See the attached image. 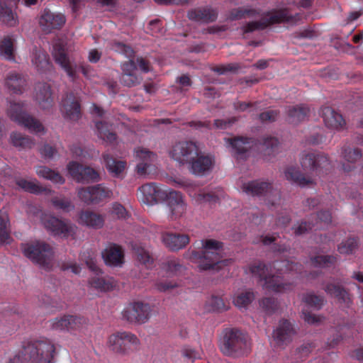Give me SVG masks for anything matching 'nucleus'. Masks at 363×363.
Instances as JSON below:
<instances>
[{
  "mask_svg": "<svg viewBox=\"0 0 363 363\" xmlns=\"http://www.w3.org/2000/svg\"><path fill=\"white\" fill-rule=\"evenodd\" d=\"M209 305L213 311H227L228 307L224 300L218 296H213L209 300Z\"/></svg>",
  "mask_w": 363,
  "mask_h": 363,
  "instance_id": "13d9d810",
  "label": "nucleus"
},
{
  "mask_svg": "<svg viewBox=\"0 0 363 363\" xmlns=\"http://www.w3.org/2000/svg\"><path fill=\"white\" fill-rule=\"evenodd\" d=\"M65 23L66 16L63 13L52 12L48 9L43 10L38 21L41 30L46 34L60 30Z\"/></svg>",
  "mask_w": 363,
  "mask_h": 363,
  "instance_id": "dca6fc26",
  "label": "nucleus"
},
{
  "mask_svg": "<svg viewBox=\"0 0 363 363\" xmlns=\"http://www.w3.org/2000/svg\"><path fill=\"white\" fill-rule=\"evenodd\" d=\"M152 308L149 303L137 301L128 305L122 312L123 318L130 323H145L150 318Z\"/></svg>",
  "mask_w": 363,
  "mask_h": 363,
  "instance_id": "ddd939ff",
  "label": "nucleus"
},
{
  "mask_svg": "<svg viewBox=\"0 0 363 363\" xmlns=\"http://www.w3.org/2000/svg\"><path fill=\"white\" fill-rule=\"evenodd\" d=\"M8 115L12 121L23 125L30 132L38 133L44 131L43 124L25 111L23 104L11 102Z\"/></svg>",
  "mask_w": 363,
  "mask_h": 363,
  "instance_id": "9d476101",
  "label": "nucleus"
},
{
  "mask_svg": "<svg viewBox=\"0 0 363 363\" xmlns=\"http://www.w3.org/2000/svg\"><path fill=\"white\" fill-rule=\"evenodd\" d=\"M90 285L102 291H107L113 289V283L103 277H94L89 281Z\"/></svg>",
  "mask_w": 363,
  "mask_h": 363,
  "instance_id": "09e8293b",
  "label": "nucleus"
},
{
  "mask_svg": "<svg viewBox=\"0 0 363 363\" xmlns=\"http://www.w3.org/2000/svg\"><path fill=\"white\" fill-rule=\"evenodd\" d=\"M6 85L13 93L21 94L26 86V79L21 74L13 72L8 75Z\"/></svg>",
  "mask_w": 363,
  "mask_h": 363,
  "instance_id": "f704fd0d",
  "label": "nucleus"
},
{
  "mask_svg": "<svg viewBox=\"0 0 363 363\" xmlns=\"http://www.w3.org/2000/svg\"><path fill=\"white\" fill-rule=\"evenodd\" d=\"M310 113L309 107L306 104L289 106L287 108V120L290 123L297 124L304 121Z\"/></svg>",
  "mask_w": 363,
  "mask_h": 363,
  "instance_id": "72a5a7b5",
  "label": "nucleus"
},
{
  "mask_svg": "<svg viewBox=\"0 0 363 363\" xmlns=\"http://www.w3.org/2000/svg\"><path fill=\"white\" fill-rule=\"evenodd\" d=\"M16 184L18 185V187L29 193L37 194L43 192H45V194L51 193L50 189L39 186L38 184L33 182L28 181L25 179H16Z\"/></svg>",
  "mask_w": 363,
  "mask_h": 363,
  "instance_id": "37998d69",
  "label": "nucleus"
},
{
  "mask_svg": "<svg viewBox=\"0 0 363 363\" xmlns=\"http://www.w3.org/2000/svg\"><path fill=\"white\" fill-rule=\"evenodd\" d=\"M300 162L303 169L320 177L327 174L332 167L328 155L320 152L303 153Z\"/></svg>",
  "mask_w": 363,
  "mask_h": 363,
  "instance_id": "1a4fd4ad",
  "label": "nucleus"
},
{
  "mask_svg": "<svg viewBox=\"0 0 363 363\" xmlns=\"http://www.w3.org/2000/svg\"><path fill=\"white\" fill-rule=\"evenodd\" d=\"M201 251L188 250L184 256L191 262L198 263L201 270H218L230 263V259H222L220 255L223 244L216 240L202 241Z\"/></svg>",
  "mask_w": 363,
  "mask_h": 363,
  "instance_id": "7ed1b4c3",
  "label": "nucleus"
},
{
  "mask_svg": "<svg viewBox=\"0 0 363 363\" xmlns=\"http://www.w3.org/2000/svg\"><path fill=\"white\" fill-rule=\"evenodd\" d=\"M341 155L344 161L347 164H342V168L345 172H350L355 168V164L359 162L362 157V150L358 147H343Z\"/></svg>",
  "mask_w": 363,
  "mask_h": 363,
  "instance_id": "bb28decb",
  "label": "nucleus"
},
{
  "mask_svg": "<svg viewBox=\"0 0 363 363\" xmlns=\"http://www.w3.org/2000/svg\"><path fill=\"white\" fill-rule=\"evenodd\" d=\"M336 261L337 257L334 255H318L311 257V262L315 267H328L334 264Z\"/></svg>",
  "mask_w": 363,
  "mask_h": 363,
  "instance_id": "49530a36",
  "label": "nucleus"
},
{
  "mask_svg": "<svg viewBox=\"0 0 363 363\" xmlns=\"http://www.w3.org/2000/svg\"><path fill=\"white\" fill-rule=\"evenodd\" d=\"M111 48L116 52L123 54L127 57L131 56L133 53L132 48L123 43L115 41L112 43Z\"/></svg>",
  "mask_w": 363,
  "mask_h": 363,
  "instance_id": "680f3d73",
  "label": "nucleus"
},
{
  "mask_svg": "<svg viewBox=\"0 0 363 363\" xmlns=\"http://www.w3.org/2000/svg\"><path fill=\"white\" fill-rule=\"evenodd\" d=\"M20 0H0V21L8 26L17 24V17L13 13L11 6L17 5Z\"/></svg>",
  "mask_w": 363,
  "mask_h": 363,
  "instance_id": "c756f323",
  "label": "nucleus"
},
{
  "mask_svg": "<svg viewBox=\"0 0 363 363\" xmlns=\"http://www.w3.org/2000/svg\"><path fill=\"white\" fill-rule=\"evenodd\" d=\"M36 174L40 177L45 179L51 181L55 184H62L65 183V179L60 175V174L55 170L45 166H39L36 169Z\"/></svg>",
  "mask_w": 363,
  "mask_h": 363,
  "instance_id": "79ce46f5",
  "label": "nucleus"
},
{
  "mask_svg": "<svg viewBox=\"0 0 363 363\" xmlns=\"http://www.w3.org/2000/svg\"><path fill=\"white\" fill-rule=\"evenodd\" d=\"M286 179L292 184L303 187L313 183L311 178L305 177L298 167L289 166L284 171Z\"/></svg>",
  "mask_w": 363,
  "mask_h": 363,
  "instance_id": "473e14b6",
  "label": "nucleus"
},
{
  "mask_svg": "<svg viewBox=\"0 0 363 363\" xmlns=\"http://www.w3.org/2000/svg\"><path fill=\"white\" fill-rule=\"evenodd\" d=\"M55 347L53 342L41 338L29 341L8 363H52Z\"/></svg>",
  "mask_w": 363,
  "mask_h": 363,
  "instance_id": "20e7f679",
  "label": "nucleus"
},
{
  "mask_svg": "<svg viewBox=\"0 0 363 363\" xmlns=\"http://www.w3.org/2000/svg\"><path fill=\"white\" fill-rule=\"evenodd\" d=\"M79 218L82 223L95 228H101L104 223V220L101 215L88 211L82 212Z\"/></svg>",
  "mask_w": 363,
  "mask_h": 363,
  "instance_id": "a19ab883",
  "label": "nucleus"
},
{
  "mask_svg": "<svg viewBox=\"0 0 363 363\" xmlns=\"http://www.w3.org/2000/svg\"><path fill=\"white\" fill-rule=\"evenodd\" d=\"M199 147L191 141H180L173 145L169 155L170 157L179 162L184 164L190 162L198 155Z\"/></svg>",
  "mask_w": 363,
  "mask_h": 363,
  "instance_id": "2eb2a0df",
  "label": "nucleus"
},
{
  "mask_svg": "<svg viewBox=\"0 0 363 363\" xmlns=\"http://www.w3.org/2000/svg\"><path fill=\"white\" fill-rule=\"evenodd\" d=\"M67 169L72 177L78 182H94L100 179L99 172L94 169L77 162H70L67 165Z\"/></svg>",
  "mask_w": 363,
  "mask_h": 363,
  "instance_id": "f3484780",
  "label": "nucleus"
},
{
  "mask_svg": "<svg viewBox=\"0 0 363 363\" xmlns=\"http://www.w3.org/2000/svg\"><path fill=\"white\" fill-rule=\"evenodd\" d=\"M262 145L269 155H273L278 150L279 140L274 137H266L262 139Z\"/></svg>",
  "mask_w": 363,
  "mask_h": 363,
  "instance_id": "864d4df0",
  "label": "nucleus"
},
{
  "mask_svg": "<svg viewBox=\"0 0 363 363\" xmlns=\"http://www.w3.org/2000/svg\"><path fill=\"white\" fill-rule=\"evenodd\" d=\"M240 68L238 63H230L225 65L216 66L212 69L215 72L219 74H224L228 72H236Z\"/></svg>",
  "mask_w": 363,
  "mask_h": 363,
  "instance_id": "052dcab7",
  "label": "nucleus"
},
{
  "mask_svg": "<svg viewBox=\"0 0 363 363\" xmlns=\"http://www.w3.org/2000/svg\"><path fill=\"white\" fill-rule=\"evenodd\" d=\"M52 205L57 209L62 210L64 211H69L74 208V206L68 199L54 197L51 200Z\"/></svg>",
  "mask_w": 363,
  "mask_h": 363,
  "instance_id": "5fc2aeb1",
  "label": "nucleus"
},
{
  "mask_svg": "<svg viewBox=\"0 0 363 363\" xmlns=\"http://www.w3.org/2000/svg\"><path fill=\"white\" fill-rule=\"evenodd\" d=\"M279 114V111L278 110H268L261 113L259 116V118L262 122H273L276 121Z\"/></svg>",
  "mask_w": 363,
  "mask_h": 363,
  "instance_id": "0e129e2a",
  "label": "nucleus"
},
{
  "mask_svg": "<svg viewBox=\"0 0 363 363\" xmlns=\"http://www.w3.org/2000/svg\"><path fill=\"white\" fill-rule=\"evenodd\" d=\"M108 346L116 353L127 354L136 350L140 345L138 337L126 331L116 333L108 337Z\"/></svg>",
  "mask_w": 363,
  "mask_h": 363,
  "instance_id": "9b49d317",
  "label": "nucleus"
},
{
  "mask_svg": "<svg viewBox=\"0 0 363 363\" xmlns=\"http://www.w3.org/2000/svg\"><path fill=\"white\" fill-rule=\"evenodd\" d=\"M112 194V191L101 184L80 188L77 192L79 199L87 205L99 203Z\"/></svg>",
  "mask_w": 363,
  "mask_h": 363,
  "instance_id": "f8f14e48",
  "label": "nucleus"
},
{
  "mask_svg": "<svg viewBox=\"0 0 363 363\" xmlns=\"http://www.w3.org/2000/svg\"><path fill=\"white\" fill-rule=\"evenodd\" d=\"M86 320L84 317L74 315H65L50 320L52 329L60 331H75L86 324Z\"/></svg>",
  "mask_w": 363,
  "mask_h": 363,
  "instance_id": "a211bd4d",
  "label": "nucleus"
},
{
  "mask_svg": "<svg viewBox=\"0 0 363 363\" xmlns=\"http://www.w3.org/2000/svg\"><path fill=\"white\" fill-rule=\"evenodd\" d=\"M183 265L177 259H170L167 262V271L172 274H177L183 269Z\"/></svg>",
  "mask_w": 363,
  "mask_h": 363,
  "instance_id": "e2e57ef3",
  "label": "nucleus"
},
{
  "mask_svg": "<svg viewBox=\"0 0 363 363\" xmlns=\"http://www.w3.org/2000/svg\"><path fill=\"white\" fill-rule=\"evenodd\" d=\"M294 334V330L291 323L287 320H282L274 331V338L277 344L281 345L289 342Z\"/></svg>",
  "mask_w": 363,
  "mask_h": 363,
  "instance_id": "7c9ffc66",
  "label": "nucleus"
},
{
  "mask_svg": "<svg viewBox=\"0 0 363 363\" xmlns=\"http://www.w3.org/2000/svg\"><path fill=\"white\" fill-rule=\"evenodd\" d=\"M52 55L56 63L60 65L70 79L72 82L75 81L77 78V66L70 62L65 48L61 43L54 45Z\"/></svg>",
  "mask_w": 363,
  "mask_h": 363,
  "instance_id": "6ab92c4d",
  "label": "nucleus"
},
{
  "mask_svg": "<svg viewBox=\"0 0 363 363\" xmlns=\"http://www.w3.org/2000/svg\"><path fill=\"white\" fill-rule=\"evenodd\" d=\"M220 349L223 354L233 357L244 356L249 352L245 335L235 328L225 330Z\"/></svg>",
  "mask_w": 363,
  "mask_h": 363,
  "instance_id": "39448f33",
  "label": "nucleus"
},
{
  "mask_svg": "<svg viewBox=\"0 0 363 363\" xmlns=\"http://www.w3.org/2000/svg\"><path fill=\"white\" fill-rule=\"evenodd\" d=\"M236 117H232L228 119H216L214 121V125L217 128L220 129H226L227 128L230 127L232 124L235 123L237 121Z\"/></svg>",
  "mask_w": 363,
  "mask_h": 363,
  "instance_id": "338daca9",
  "label": "nucleus"
},
{
  "mask_svg": "<svg viewBox=\"0 0 363 363\" xmlns=\"http://www.w3.org/2000/svg\"><path fill=\"white\" fill-rule=\"evenodd\" d=\"M214 157L211 155L199 153L190 162L191 172L202 175L210 171L214 164Z\"/></svg>",
  "mask_w": 363,
  "mask_h": 363,
  "instance_id": "393cba45",
  "label": "nucleus"
},
{
  "mask_svg": "<svg viewBox=\"0 0 363 363\" xmlns=\"http://www.w3.org/2000/svg\"><path fill=\"white\" fill-rule=\"evenodd\" d=\"M255 294L251 291H245L235 295L233 298L234 305L239 308H246L255 299Z\"/></svg>",
  "mask_w": 363,
  "mask_h": 363,
  "instance_id": "c03bdc74",
  "label": "nucleus"
},
{
  "mask_svg": "<svg viewBox=\"0 0 363 363\" xmlns=\"http://www.w3.org/2000/svg\"><path fill=\"white\" fill-rule=\"evenodd\" d=\"M296 20V16L289 13L286 9H274L264 13V16L259 21H251L242 27L243 33H252L255 30H264L268 26L277 23L293 22Z\"/></svg>",
  "mask_w": 363,
  "mask_h": 363,
  "instance_id": "0eeeda50",
  "label": "nucleus"
},
{
  "mask_svg": "<svg viewBox=\"0 0 363 363\" xmlns=\"http://www.w3.org/2000/svg\"><path fill=\"white\" fill-rule=\"evenodd\" d=\"M241 189L249 196L262 197L267 206H274L280 203L281 192L271 183L254 180L244 183Z\"/></svg>",
  "mask_w": 363,
  "mask_h": 363,
  "instance_id": "423d86ee",
  "label": "nucleus"
},
{
  "mask_svg": "<svg viewBox=\"0 0 363 363\" xmlns=\"http://www.w3.org/2000/svg\"><path fill=\"white\" fill-rule=\"evenodd\" d=\"M162 238L164 245L174 252L184 248L190 241L188 235L180 233H165Z\"/></svg>",
  "mask_w": 363,
  "mask_h": 363,
  "instance_id": "a878e982",
  "label": "nucleus"
},
{
  "mask_svg": "<svg viewBox=\"0 0 363 363\" xmlns=\"http://www.w3.org/2000/svg\"><path fill=\"white\" fill-rule=\"evenodd\" d=\"M321 115L325 126L328 128L340 130L346 126V122L342 116L330 107H323Z\"/></svg>",
  "mask_w": 363,
  "mask_h": 363,
  "instance_id": "b1692460",
  "label": "nucleus"
},
{
  "mask_svg": "<svg viewBox=\"0 0 363 363\" xmlns=\"http://www.w3.org/2000/svg\"><path fill=\"white\" fill-rule=\"evenodd\" d=\"M358 247L359 240L356 238H349L337 246V251L342 255H350L354 253Z\"/></svg>",
  "mask_w": 363,
  "mask_h": 363,
  "instance_id": "a18cd8bd",
  "label": "nucleus"
},
{
  "mask_svg": "<svg viewBox=\"0 0 363 363\" xmlns=\"http://www.w3.org/2000/svg\"><path fill=\"white\" fill-rule=\"evenodd\" d=\"M228 18L230 21H237L245 18V7H238L231 9L229 12Z\"/></svg>",
  "mask_w": 363,
  "mask_h": 363,
  "instance_id": "774afa93",
  "label": "nucleus"
},
{
  "mask_svg": "<svg viewBox=\"0 0 363 363\" xmlns=\"http://www.w3.org/2000/svg\"><path fill=\"white\" fill-rule=\"evenodd\" d=\"M138 198L142 203L153 205L159 201L167 199V205L171 211L172 219L181 217L186 210L182 195L176 191H167L164 186L156 183H148L138 189Z\"/></svg>",
  "mask_w": 363,
  "mask_h": 363,
  "instance_id": "f03ea898",
  "label": "nucleus"
},
{
  "mask_svg": "<svg viewBox=\"0 0 363 363\" xmlns=\"http://www.w3.org/2000/svg\"><path fill=\"white\" fill-rule=\"evenodd\" d=\"M135 153L136 158L140 160V162H151L155 160L156 156L152 152L143 147L137 148Z\"/></svg>",
  "mask_w": 363,
  "mask_h": 363,
  "instance_id": "6e6d98bb",
  "label": "nucleus"
},
{
  "mask_svg": "<svg viewBox=\"0 0 363 363\" xmlns=\"http://www.w3.org/2000/svg\"><path fill=\"white\" fill-rule=\"evenodd\" d=\"M98 135L103 140L113 144L117 140L116 134L112 131L111 125L103 121H96Z\"/></svg>",
  "mask_w": 363,
  "mask_h": 363,
  "instance_id": "4c0bfd02",
  "label": "nucleus"
},
{
  "mask_svg": "<svg viewBox=\"0 0 363 363\" xmlns=\"http://www.w3.org/2000/svg\"><path fill=\"white\" fill-rule=\"evenodd\" d=\"M218 14V11L216 9L204 6L189 10L187 13V17L191 21L209 23L216 21Z\"/></svg>",
  "mask_w": 363,
  "mask_h": 363,
  "instance_id": "4be33fe9",
  "label": "nucleus"
},
{
  "mask_svg": "<svg viewBox=\"0 0 363 363\" xmlns=\"http://www.w3.org/2000/svg\"><path fill=\"white\" fill-rule=\"evenodd\" d=\"M44 225L46 229L54 235H60L63 238L72 235L76 228L74 225L65 223L56 217H49L45 220Z\"/></svg>",
  "mask_w": 363,
  "mask_h": 363,
  "instance_id": "412c9836",
  "label": "nucleus"
},
{
  "mask_svg": "<svg viewBox=\"0 0 363 363\" xmlns=\"http://www.w3.org/2000/svg\"><path fill=\"white\" fill-rule=\"evenodd\" d=\"M176 82L179 85V89L180 91L187 90V88L192 85V81L188 74H182L178 77L176 79Z\"/></svg>",
  "mask_w": 363,
  "mask_h": 363,
  "instance_id": "69168bd1",
  "label": "nucleus"
},
{
  "mask_svg": "<svg viewBox=\"0 0 363 363\" xmlns=\"http://www.w3.org/2000/svg\"><path fill=\"white\" fill-rule=\"evenodd\" d=\"M23 255L43 267H48L53 257L52 247L42 241H35L21 245Z\"/></svg>",
  "mask_w": 363,
  "mask_h": 363,
  "instance_id": "6e6552de",
  "label": "nucleus"
},
{
  "mask_svg": "<svg viewBox=\"0 0 363 363\" xmlns=\"http://www.w3.org/2000/svg\"><path fill=\"white\" fill-rule=\"evenodd\" d=\"M15 40L11 36H6L0 40V57L11 62L16 61Z\"/></svg>",
  "mask_w": 363,
  "mask_h": 363,
  "instance_id": "e433bc0d",
  "label": "nucleus"
},
{
  "mask_svg": "<svg viewBox=\"0 0 363 363\" xmlns=\"http://www.w3.org/2000/svg\"><path fill=\"white\" fill-rule=\"evenodd\" d=\"M121 69V81L123 85L131 87L140 83L142 77L136 74L137 66L133 60H130L123 63Z\"/></svg>",
  "mask_w": 363,
  "mask_h": 363,
  "instance_id": "5701e85b",
  "label": "nucleus"
},
{
  "mask_svg": "<svg viewBox=\"0 0 363 363\" xmlns=\"http://www.w3.org/2000/svg\"><path fill=\"white\" fill-rule=\"evenodd\" d=\"M102 257L107 265L119 266L123 263L124 252L120 245L111 244L102 252Z\"/></svg>",
  "mask_w": 363,
  "mask_h": 363,
  "instance_id": "c85d7f7f",
  "label": "nucleus"
},
{
  "mask_svg": "<svg viewBox=\"0 0 363 363\" xmlns=\"http://www.w3.org/2000/svg\"><path fill=\"white\" fill-rule=\"evenodd\" d=\"M302 264L289 260L276 261L267 264L257 262L250 267V272L264 281V288L276 292L284 293L293 289L294 283L287 281L282 276L285 273L295 272L296 277H302Z\"/></svg>",
  "mask_w": 363,
  "mask_h": 363,
  "instance_id": "f257e3e1",
  "label": "nucleus"
},
{
  "mask_svg": "<svg viewBox=\"0 0 363 363\" xmlns=\"http://www.w3.org/2000/svg\"><path fill=\"white\" fill-rule=\"evenodd\" d=\"M259 306L269 313H273L278 309V301L274 298L267 297L259 301Z\"/></svg>",
  "mask_w": 363,
  "mask_h": 363,
  "instance_id": "603ef678",
  "label": "nucleus"
},
{
  "mask_svg": "<svg viewBox=\"0 0 363 363\" xmlns=\"http://www.w3.org/2000/svg\"><path fill=\"white\" fill-rule=\"evenodd\" d=\"M10 140L14 147L20 150L30 149L35 144L34 140L31 138L18 132H12L11 133Z\"/></svg>",
  "mask_w": 363,
  "mask_h": 363,
  "instance_id": "ea45409f",
  "label": "nucleus"
},
{
  "mask_svg": "<svg viewBox=\"0 0 363 363\" xmlns=\"http://www.w3.org/2000/svg\"><path fill=\"white\" fill-rule=\"evenodd\" d=\"M31 62L37 70L42 73L49 70L52 66L48 53L37 48L33 50Z\"/></svg>",
  "mask_w": 363,
  "mask_h": 363,
  "instance_id": "2f4dec72",
  "label": "nucleus"
},
{
  "mask_svg": "<svg viewBox=\"0 0 363 363\" xmlns=\"http://www.w3.org/2000/svg\"><path fill=\"white\" fill-rule=\"evenodd\" d=\"M60 111L65 120L78 121L82 116L80 97L73 92L67 93L62 97Z\"/></svg>",
  "mask_w": 363,
  "mask_h": 363,
  "instance_id": "4468645a",
  "label": "nucleus"
},
{
  "mask_svg": "<svg viewBox=\"0 0 363 363\" xmlns=\"http://www.w3.org/2000/svg\"><path fill=\"white\" fill-rule=\"evenodd\" d=\"M325 291L337 299L338 302L350 307L352 303L351 295L342 286L334 283H328L324 287Z\"/></svg>",
  "mask_w": 363,
  "mask_h": 363,
  "instance_id": "cd10ccee",
  "label": "nucleus"
},
{
  "mask_svg": "<svg viewBox=\"0 0 363 363\" xmlns=\"http://www.w3.org/2000/svg\"><path fill=\"white\" fill-rule=\"evenodd\" d=\"M34 99L40 109L50 111L55 104L53 93L50 84L39 82L35 86Z\"/></svg>",
  "mask_w": 363,
  "mask_h": 363,
  "instance_id": "aec40b11",
  "label": "nucleus"
},
{
  "mask_svg": "<svg viewBox=\"0 0 363 363\" xmlns=\"http://www.w3.org/2000/svg\"><path fill=\"white\" fill-rule=\"evenodd\" d=\"M9 218L5 213L0 211V244L9 242L10 233L8 229Z\"/></svg>",
  "mask_w": 363,
  "mask_h": 363,
  "instance_id": "de8ad7c7",
  "label": "nucleus"
},
{
  "mask_svg": "<svg viewBox=\"0 0 363 363\" xmlns=\"http://www.w3.org/2000/svg\"><path fill=\"white\" fill-rule=\"evenodd\" d=\"M227 142L233 149L234 153L239 156L245 153L251 147L253 140L251 138L238 136L234 138H228Z\"/></svg>",
  "mask_w": 363,
  "mask_h": 363,
  "instance_id": "c9c22d12",
  "label": "nucleus"
},
{
  "mask_svg": "<svg viewBox=\"0 0 363 363\" xmlns=\"http://www.w3.org/2000/svg\"><path fill=\"white\" fill-rule=\"evenodd\" d=\"M182 354L184 357L189 359L194 362L196 359H201L202 350H196L189 346H185L182 350Z\"/></svg>",
  "mask_w": 363,
  "mask_h": 363,
  "instance_id": "4d7b16f0",
  "label": "nucleus"
},
{
  "mask_svg": "<svg viewBox=\"0 0 363 363\" xmlns=\"http://www.w3.org/2000/svg\"><path fill=\"white\" fill-rule=\"evenodd\" d=\"M313 227H315V224L308 223L306 221H301V223L294 224L293 230L296 235H301L308 233Z\"/></svg>",
  "mask_w": 363,
  "mask_h": 363,
  "instance_id": "bf43d9fd",
  "label": "nucleus"
},
{
  "mask_svg": "<svg viewBox=\"0 0 363 363\" xmlns=\"http://www.w3.org/2000/svg\"><path fill=\"white\" fill-rule=\"evenodd\" d=\"M103 159L108 171L115 177L118 176L125 168V162L118 160L109 154H104Z\"/></svg>",
  "mask_w": 363,
  "mask_h": 363,
  "instance_id": "58836bf2",
  "label": "nucleus"
},
{
  "mask_svg": "<svg viewBox=\"0 0 363 363\" xmlns=\"http://www.w3.org/2000/svg\"><path fill=\"white\" fill-rule=\"evenodd\" d=\"M303 301L309 306L314 308L315 309L321 308L324 298L320 296H317L313 293H308L303 297Z\"/></svg>",
  "mask_w": 363,
  "mask_h": 363,
  "instance_id": "8fccbe9b",
  "label": "nucleus"
},
{
  "mask_svg": "<svg viewBox=\"0 0 363 363\" xmlns=\"http://www.w3.org/2000/svg\"><path fill=\"white\" fill-rule=\"evenodd\" d=\"M134 250L138 260L141 264L149 267L153 263V259L151 257L149 252L143 247H135Z\"/></svg>",
  "mask_w": 363,
  "mask_h": 363,
  "instance_id": "3c124183",
  "label": "nucleus"
}]
</instances>
